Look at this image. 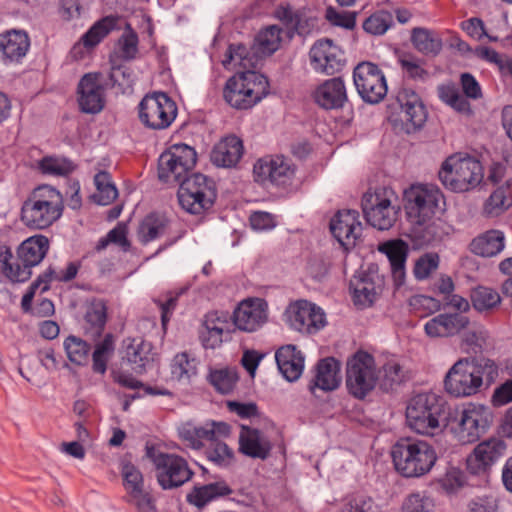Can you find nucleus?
I'll return each instance as SVG.
<instances>
[{
  "label": "nucleus",
  "instance_id": "obj_20",
  "mask_svg": "<svg viewBox=\"0 0 512 512\" xmlns=\"http://www.w3.org/2000/svg\"><path fill=\"white\" fill-rule=\"evenodd\" d=\"M330 231L342 247H353L362 233L359 213L356 210L338 211L330 221Z\"/></svg>",
  "mask_w": 512,
  "mask_h": 512
},
{
  "label": "nucleus",
  "instance_id": "obj_36",
  "mask_svg": "<svg viewBox=\"0 0 512 512\" xmlns=\"http://www.w3.org/2000/svg\"><path fill=\"white\" fill-rule=\"evenodd\" d=\"M504 234L499 230H489L474 238L470 243L472 253L482 257H493L504 249Z\"/></svg>",
  "mask_w": 512,
  "mask_h": 512
},
{
  "label": "nucleus",
  "instance_id": "obj_41",
  "mask_svg": "<svg viewBox=\"0 0 512 512\" xmlns=\"http://www.w3.org/2000/svg\"><path fill=\"white\" fill-rule=\"evenodd\" d=\"M94 183L97 192L92 195V200L96 204L106 206L117 198L118 190L107 171H99L94 176Z\"/></svg>",
  "mask_w": 512,
  "mask_h": 512
},
{
  "label": "nucleus",
  "instance_id": "obj_18",
  "mask_svg": "<svg viewBox=\"0 0 512 512\" xmlns=\"http://www.w3.org/2000/svg\"><path fill=\"white\" fill-rule=\"evenodd\" d=\"M506 447V443L499 438H490L479 443L467 457L468 472L473 475L487 473L491 466L504 455Z\"/></svg>",
  "mask_w": 512,
  "mask_h": 512
},
{
  "label": "nucleus",
  "instance_id": "obj_10",
  "mask_svg": "<svg viewBox=\"0 0 512 512\" xmlns=\"http://www.w3.org/2000/svg\"><path fill=\"white\" fill-rule=\"evenodd\" d=\"M378 375L374 357L359 350L347 361L346 387L356 399H364L376 386Z\"/></svg>",
  "mask_w": 512,
  "mask_h": 512
},
{
  "label": "nucleus",
  "instance_id": "obj_7",
  "mask_svg": "<svg viewBox=\"0 0 512 512\" xmlns=\"http://www.w3.org/2000/svg\"><path fill=\"white\" fill-rule=\"evenodd\" d=\"M268 93V78L253 70L237 72L226 81L223 88L225 102L238 110L252 108Z\"/></svg>",
  "mask_w": 512,
  "mask_h": 512
},
{
  "label": "nucleus",
  "instance_id": "obj_24",
  "mask_svg": "<svg viewBox=\"0 0 512 512\" xmlns=\"http://www.w3.org/2000/svg\"><path fill=\"white\" fill-rule=\"evenodd\" d=\"M270 440L257 428L241 425L239 452L253 459L266 460L271 453Z\"/></svg>",
  "mask_w": 512,
  "mask_h": 512
},
{
  "label": "nucleus",
  "instance_id": "obj_64",
  "mask_svg": "<svg viewBox=\"0 0 512 512\" xmlns=\"http://www.w3.org/2000/svg\"><path fill=\"white\" fill-rule=\"evenodd\" d=\"M129 502L135 505L138 512H155L156 507L152 496L149 492L144 491V489L139 490V493H131L129 494Z\"/></svg>",
  "mask_w": 512,
  "mask_h": 512
},
{
  "label": "nucleus",
  "instance_id": "obj_17",
  "mask_svg": "<svg viewBox=\"0 0 512 512\" xmlns=\"http://www.w3.org/2000/svg\"><path fill=\"white\" fill-rule=\"evenodd\" d=\"M294 173V165L284 156L259 159L253 167L254 179L261 184L269 181L273 185L284 186L293 178Z\"/></svg>",
  "mask_w": 512,
  "mask_h": 512
},
{
  "label": "nucleus",
  "instance_id": "obj_46",
  "mask_svg": "<svg viewBox=\"0 0 512 512\" xmlns=\"http://www.w3.org/2000/svg\"><path fill=\"white\" fill-rule=\"evenodd\" d=\"M68 359L76 365H85L88 361L90 344L80 337L69 335L64 341Z\"/></svg>",
  "mask_w": 512,
  "mask_h": 512
},
{
  "label": "nucleus",
  "instance_id": "obj_30",
  "mask_svg": "<svg viewBox=\"0 0 512 512\" xmlns=\"http://www.w3.org/2000/svg\"><path fill=\"white\" fill-rule=\"evenodd\" d=\"M107 322V306L100 299H94L85 307L81 321L84 336L92 341L101 337Z\"/></svg>",
  "mask_w": 512,
  "mask_h": 512
},
{
  "label": "nucleus",
  "instance_id": "obj_15",
  "mask_svg": "<svg viewBox=\"0 0 512 512\" xmlns=\"http://www.w3.org/2000/svg\"><path fill=\"white\" fill-rule=\"evenodd\" d=\"M361 207L367 223L378 230L390 229L397 220L398 210L379 194H364Z\"/></svg>",
  "mask_w": 512,
  "mask_h": 512
},
{
  "label": "nucleus",
  "instance_id": "obj_25",
  "mask_svg": "<svg viewBox=\"0 0 512 512\" xmlns=\"http://www.w3.org/2000/svg\"><path fill=\"white\" fill-rule=\"evenodd\" d=\"M233 492L224 479H219L203 485H194L186 495V502L198 509H203L209 503L226 498Z\"/></svg>",
  "mask_w": 512,
  "mask_h": 512
},
{
  "label": "nucleus",
  "instance_id": "obj_57",
  "mask_svg": "<svg viewBox=\"0 0 512 512\" xmlns=\"http://www.w3.org/2000/svg\"><path fill=\"white\" fill-rule=\"evenodd\" d=\"M358 13L355 11H337L334 7L326 8L325 18L333 26L353 30Z\"/></svg>",
  "mask_w": 512,
  "mask_h": 512
},
{
  "label": "nucleus",
  "instance_id": "obj_55",
  "mask_svg": "<svg viewBox=\"0 0 512 512\" xmlns=\"http://www.w3.org/2000/svg\"><path fill=\"white\" fill-rule=\"evenodd\" d=\"M139 38L135 30L129 23L125 26V31L118 40L121 51V57L124 60H133L138 53Z\"/></svg>",
  "mask_w": 512,
  "mask_h": 512
},
{
  "label": "nucleus",
  "instance_id": "obj_21",
  "mask_svg": "<svg viewBox=\"0 0 512 512\" xmlns=\"http://www.w3.org/2000/svg\"><path fill=\"white\" fill-rule=\"evenodd\" d=\"M63 213L61 207H52L45 202L26 199L21 207V221L31 229H45L57 221Z\"/></svg>",
  "mask_w": 512,
  "mask_h": 512
},
{
  "label": "nucleus",
  "instance_id": "obj_37",
  "mask_svg": "<svg viewBox=\"0 0 512 512\" xmlns=\"http://www.w3.org/2000/svg\"><path fill=\"white\" fill-rule=\"evenodd\" d=\"M207 381L216 392L228 395L236 388L239 372L236 367L211 368L207 375Z\"/></svg>",
  "mask_w": 512,
  "mask_h": 512
},
{
  "label": "nucleus",
  "instance_id": "obj_34",
  "mask_svg": "<svg viewBox=\"0 0 512 512\" xmlns=\"http://www.w3.org/2000/svg\"><path fill=\"white\" fill-rule=\"evenodd\" d=\"M169 219L159 212L147 214L139 224L137 235L141 244L146 245L165 234Z\"/></svg>",
  "mask_w": 512,
  "mask_h": 512
},
{
  "label": "nucleus",
  "instance_id": "obj_2",
  "mask_svg": "<svg viewBox=\"0 0 512 512\" xmlns=\"http://www.w3.org/2000/svg\"><path fill=\"white\" fill-rule=\"evenodd\" d=\"M443 199L441 191L426 184H413L404 190L403 202L407 220L411 223L412 238L419 245H429L441 239L442 222L435 219Z\"/></svg>",
  "mask_w": 512,
  "mask_h": 512
},
{
  "label": "nucleus",
  "instance_id": "obj_48",
  "mask_svg": "<svg viewBox=\"0 0 512 512\" xmlns=\"http://www.w3.org/2000/svg\"><path fill=\"white\" fill-rule=\"evenodd\" d=\"M473 307L477 311H486L497 306L500 301L499 293L489 287L478 286L471 291L470 294Z\"/></svg>",
  "mask_w": 512,
  "mask_h": 512
},
{
  "label": "nucleus",
  "instance_id": "obj_13",
  "mask_svg": "<svg viewBox=\"0 0 512 512\" xmlns=\"http://www.w3.org/2000/svg\"><path fill=\"white\" fill-rule=\"evenodd\" d=\"M399 108L398 118H392L391 121L402 123V129L410 134L423 127L427 120V110L420 96L412 89L401 88L395 96V102L389 104V108Z\"/></svg>",
  "mask_w": 512,
  "mask_h": 512
},
{
  "label": "nucleus",
  "instance_id": "obj_42",
  "mask_svg": "<svg viewBox=\"0 0 512 512\" xmlns=\"http://www.w3.org/2000/svg\"><path fill=\"white\" fill-rule=\"evenodd\" d=\"M309 310L310 302L307 300H298L290 304L285 311L290 327L299 332L307 333V331H309Z\"/></svg>",
  "mask_w": 512,
  "mask_h": 512
},
{
  "label": "nucleus",
  "instance_id": "obj_28",
  "mask_svg": "<svg viewBox=\"0 0 512 512\" xmlns=\"http://www.w3.org/2000/svg\"><path fill=\"white\" fill-rule=\"evenodd\" d=\"M379 251L387 256L390 262L394 284L399 288L405 282V264L409 252L408 244L402 239L390 240L383 243Z\"/></svg>",
  "mask_w": 512,
  "mask_h": 512
},
{
  "label": "nucleus",
  "instance_id": "obj_9",
  "mask_svg": "<svg viewBox=\"0 0 512 512\" xmlns=\"http://www.w3.org/2000/svg\"><path fill=\"white\" fill-rule=\"evenodd\" d=\"M145 456L153 463L156 479L163 490H171L183 486L190 481L194 472L183 457L146 445Z\"/></svg>",
  "mask_w": 512,
  "mask_h": 512
},
{
  "label": "nucleus",
  "instance_id": "obj_11",
  "mask_svg": "<svg viewBox=\"0 0 512 512\" xmlns=\"http://www.w3.org/2000/svg\"><path fill=\"white\" fill-rule=\"evenodd\" d=\"M141 123L152 130L168 128L177 116L176 103L161 91L147 94L138 105Z\"/></svg>",
  "mask_w": 512,
  "mask_h": 512
},
{
  "label": "nucleus",
  "instance_id": "obj_38",
  "mask_svg": "<svg viewBox=\"0 0 512 512\" xmlns=\"http://www.w3.org/2000/svg\"><path fill=\"white\" fill-rule=\"evenodd\" d=\"M411 42L418 52L426 56H437L443 47L442 39L433 31L423 27L412 29Z\"/></svg>",
  "mask_w": 512,
  "mask_h": 512
},
{
  "label": "nucleus",
  "instance_id": "obj_61",
  "mask_svg": "<svg viewBox=\"0 0 512 512\" xmlns=\"http://www.w3.org/2000/svg\"><path fill=\"white\" fill-rule=\"evenodd\" d=\"M433 507L432 499L420 493L409 495L403 503V510L405 512H431Z\"/></svg>",
  "mask_w": 512,
  "mask_h": 512
},
{
  "label": "nucleus",
  "instance_id": "obj_52",
  "mask_svg": "<svg viewBox=\"0 0 512 512\" xmlns=\"http://www.w3.org/2000/svg\"><path fill=\"white\" fill-rule=\"evenodd\" d=\"M123 485L128 493H139L144 489V477L142 472L131 462H123L121 466Z\"/></svg>",
  "mask_w": 512,
  "mask_h": 512
},
{
  "label": "nucleus",
  "instance_id": "obj_43",
  "mask_svg": "<svg viewBox=\"0 0 512 512\" xmlns=\"http://www.w3.org/2000/svg\"><path fill=\"white\" fill-rule=\"evenodd\" d=\"M394 24V18L391 12L387 10H378L367 17L363 24V30L373 36H380Z\"/></svg>",
  "mask_w": 512,
  "mask_h": 512
},
{
  "label": "nucleus",
  "instance_id": "obj_12",
  "mask_svg": "<svg viewBox=\"0 0 512 512\" xmlns=\"http://www.w3.org/2000/svg\"><path fill=\"white\" fill-rule=\"evenodd\" d=\"M353 82L360 98L367 104H378L387 95L385 75L375 63H358L353 69Z\"/></svg>",
  "mask_w": 512,
  "mask_h": 512
},
{
  "label": "nucleus",
  "instance_id": "obj_5",
  "mask_svg": "<svg viewBox=\"0 0 512 512\" xmlns=\"http://www.w3.org/2000/svg\"><path fill=\"white\" fill-rule=\"evenodd\" d=\"M406 422L418 434L434 435L441 423L447 425L445 400L434 393H420L412 397L406 408Z\"/></svg>",
  "mask_w": 512,
  "mask_h": 512
},
{
  "label": "nucleus",
  "instance_id": "obj_59",
  "mask_svg": "<svg viewBox=\"0 0 512 512\" xmlns=\"http://www.w3.org/2000/svg\"><path fill=\"white\" fill-rule=\"evenodd\" d=\"M181 436L191 442L193 446H199L201 440H208L210 443L213 439V428H210V424L207 423L204 426H191L187 425L180 431Z\"/></svg>",
  "mask_w": 512,
  "mask_h": 512
},
{
  "label": "nucleus",
  "instance_id": "obj_33",
  "mask_svg": "<svg viewBox=\"0 0 512 512\" xmlns=\"http://www.w3.org/2000/svg\"><path fill=\"white\" fill-rule=\"evenodd\" d=\"M265 320V311L251 300L242 301L233 312V323L241 331L254 332Z\"/></svg>",
  "mask_w": 512,
  "mask_h": 512
},
{
  "label": "nucleus",
  "instance_id": "obj_4",
  "mask_svg": "<svg viewBox=\"0 0 512 512\" xmlns=\"http://www.w3.org/2000/svg\"><path fill=\"white\" fill-rule=\"evenodd\" d=\"M49 251V239L44 235H34L24 240L17 248L14 260L11 249H0L1 273L11 283H25L32 276V268L39 265Z\"/></svg>",
  "mask_w": 512,
  "mask_h": 512
},
{
  "label": "nucleus",
  "instance_id": "obj_14",
  "mask_svg": "<svg viewBox=\"0 0 512 512\" xmlns=\"http://www.w3.org/2000/svg\"><path fill=\"white\" fill-rule=\"evenodd\" d=\"M493 422V413L487 406L469 404L460 413L457 434L462 443H473L485 434Z\"/></svg>",
  "mask_w": 512,
  "mask_h": 512
},
{
  "label": "nucleus",
  "instance_id": "obj_22",
  "mask_svg": "<svg viewBox=\"0 0 512 512\" xmlns=\"http://www.w3.org/2000/svg\"><path fill=\"white\" fill-rule=\"evenodd\" d=\"M313 99L325 110L343 108L348 101L344 80L341 77L325 80L313 92Z\"/></svg>",
  "mask_w": 512,
  "mask_h": 512
},
{
  "label": "nucleus",
  "instance_id": "obj_29",
  "mask_svg": "<svg viewBox=\"0 0 512 512\" xmlns=\"http://www.w3.org/2000/svg\"><path fill=\"white\" fill-rule=\"evenodd\" d=\"M275 360L280 373L287 381L294 382L302 375L305 357L295 345L280 347L275 353Z\"/></svg>",
  "mask_w": 512,
  "mask_h": 512
},
{
  "label": "nucleus",
  "instance_id": "obj_45",
  "mask_svg": "<svg viewBox=\"0 0 512 512\" xmlns=\"http://www.w3.org/2000/svg\"><path fill=\"white\" fill-rule=\"evenodd\" d=\"M171 374L178 381L190 380L197 374L196 359L187 352L176 354L171 363Z\"/></svg>",
  "mask_w": 512,
  "mask_h": 512
},
{
  "label": "nucleus",
  "instance_id": "obj_44",
  "mask_svg": "<svg viewBox=\"0 0 512 512\" xmlns=\"http://www.w3.org/2000/svg\"><path fill=\"white\" fill-rule=\"evenodd\" d=\"M38 168L45 175L68 176L76 167L67 158L45 156L38 162Z\"/></svg>",
  "mask_w": 512,
  "mask_h": 512
},
{
  "label": "nucleus",
  "instance_id": "obj_54",
  "mask_svg": "<svg viewBox=\"0 0 512 512\" xmlns=\"http://www.w3.org/2000/svg\"><path fill=\"white\" fill-rule=\"evenodd\" d=\"M398 62L406 77L412 80L424 81L428 77V71L419 64V59L411 53H403L398 57Z\"/></svg>",
  "mask_w": 512,
  "mask_h": 512
},
{
  "label": "nucleus",
  "instance_id": "obj_26",
  "mask_svg": "<svg viewBox=\"0 0 512 512\" xmlns=\"http://www.w3.org/2000/svg\"><path fill=\"white\" fill-rule=\"evenodd\" d=\"M243 153V141L236 135H229L213 147L210 160L217 167L232 168L238 164Z\"/></svg>",
  "mask_w": 512,
  "mask_h": 512
},
{
  "label": "nucleus",
  "instance_id": "obj_49",
  "mask_svg": "<svg viewBox=\"0 0 512 512\" xmlns=\"http://www.w3.org/2000/svg\"><path fill=\"white\" fill-rule=\"evenodd\" d=\"M186 291V289H180L177 292L168 291L163 297H157L153 299V302L158 306L161 311V325L166 329L175 308L177 307L179 297Z\"/></svg>",
  "mask_w": 512,
  "mask_h": 512
},
{
  "label": "nucleus",
  "instance_id": "obj_63",
  "mask_svg": "<svg viewBox=\"0 0 512 512\" xmlns=\"http://www.w3.org/2000/svg\"><path fill=\"white\" fill-rule=\"evenodd\" d=\"M249 51L248 48L242 44H230L225 53V58L222 61L223 66L227 67L229 64L234 62L240 66H246L245 61L248 60Z\"/></svg>",
  "mask_w": 512,
  "mask_h": 512
},
{
  "label": "nucleus",
  "instance_id": "obj_16",
  "mask_svg": "<svg viewBox=\"0 0 512 512\" xmlns=\"http://www.w3.org/2000/svg\"><path fill=\"white\" fill-rule=\"evenodd\" d=\"M309 56L313 68L327 75L341 71L346 64L344 52L328 38L317 40L311 47Z\"/></svg>",
  "mask_w": 512,
  "mask_h": 512
},
{
  "label": "nucleus",
  "instance_id": "obj_62",
  "mask_svg": "<svg viewBox=\"0 0 512 512\" xmlns=\"http://www.w3.org/2000/svg\"><path fill=\"white\" fill-rule=\"evenodd\" d=\"M403 378L402 368L397 363H387L383 366V377L381 380V388L388 392L395 385L401 383Z\"/></svg>",
  "mask_w": 512,
  "mask_h": 512
},
{
  "label": "nucleus",
  "instance_id": "obj_3",
  "mask_svg": "<svg viewBox=\"0 0 512 512\" xmlns=\"http://www.w3.org/2000/svg\"><path fill=\"white\" fill-rule=\"evenodd\" d=\"M496 362L484 356H469L457 360L447 371L444 390L454 398L474 396L490 387L498 377Z\"/></svg>",
  "mask_w": 512,
  "mask_h": 512
},
{
  "label": "nucleus",
  "instance_id": "obj_1",
  "mask_svg": "<svg viewBox=\"0 0 512 512\" xmlns=\"http://www.w3.org/2000/svg\"><path fill=\"white\" fill-rule=\"evenodd\" d=\"M197 162L195 149L187 144L172 145L158 159V178L164 183L179 184L180 206L193 215L213 207L217 199L215 181L200 172H192Z\"/></svg>",
  "mask_w": 512,
  "mask_h": 512
},
{
  "label": "nucleus",
  "instance_id": "obj_19",
  "mask_svg": "<svg viewBox=\"0 0 512 512\" xmlns=\"http://www.w3.org/2000/svg\"><path fill=\"white\" fill-rule=\"evenodd\" d=\"M99 73H86L77 85V102L85 114H97L105 106L104 88L99 80Z\"/></svg>",
  "mask_w": 512,
  "mask_h": 512
},
{
  "label": "nucleus",
  "instance_id": "obj_23",
  "mask_svg": "<svg viewBox=\"0 0 512 512\" xmlns=\"http://www.w3.org/2000/svg\"><path fill=\"white\" fill-rule=\"evenodd\" d=\"M341 384L340 362L334 357L320 359L315 366V375L308 384L315 395L316 389L324 392L336 390Z\"/></svg>",
  "mask_w": 512,
  "mask_h": 512
},
{
  "label": "nucleus",
  "instance_id": "obj_32",
  "mask_svg": "<svg viewBox=\"0 0 512 512\" xmlns=\"http://www.w3.org/2000/svg\"><path fill=\"white\" fill-rule=\"evenodd\" d=\"M30 47V39L25 31L11 30L0 34V52L3 59L18 62Z\"/></svg>",
  "mask_w": 512,
  "mask_h": 512
},
{
  "label": "nucleus",
  "instance_id": "obj_53",
  "mask_svg": "<svg viewBox=\"0 0 512 512\" xmlns=\"http://www.w3.org/2000/svg\"><path fill=\"white\" fill-rule=\"evenodd\" d=\"M508 188L498 187L485 203V213L491 216H498L512 205V200L507 197Z\"/></svg>",
  "mask_w": 512,
  "mask_h": 512
},
{
  "label": "nucleus",
  "instance_id": "obj_35",
  "mask_svg": "<svg viewBox=\"0 0 512 512\" xmlns=\"http://www.w3.org/2000/svg\"><path fill=\"white\" fill-rule=\"evenodd\" d=\"M152 345L142 339H133L125 350V360L133 372L142 374L146 370V366L152 360Z\"/></svg>",
  "mask_w": 512,
  "mask_h": 512
},
{
  "label": "nucleus",
  "instance_id": "obj_56",
  "mask_svg": "<svg viewBox=\"0 0 512 512\" xmlns=\"http://www.w3.org/2000/svg\"><path fill=\"white\" fill-rule=\"evenodd\" d=\"M409 307L420 317L430 315L441 309V302L431 296L427 295H414L408 300Z\"/></svg>",
  "mask_w": 512,
  "mask_h": 512
},
{
  "label": "nucleus",
  "instance_id": "obj_8",
  "mask_svg": "<svg viewBox=\"0 0 512 512\" xmlns=\"http://www.w3.org/2000/svg\"><path fill=\"white\" fill-rule=\"evenodd\" d=\"M438 177L445 188L453 192H465L481 183L483 167L472 156L452 155L443 162Z\"/></svg>",
  "mask_w": 512,
  "mask_h": 512
},
{
  "label": "nucleus",
  "instance_id": "obj_27",
  "mask_svg": "<svg viewBox=\"0 0 512 512\" xmlns=\"http://www.w3.org/2000/svg\"><path fill=\"white\" fill-rule=\"evenodd\" d=\"M469 322V318L461 313H442L430 319L424 330L430 337H449L465 329Z\"/></svg>",
  "mask_w": 512,
  "mask_h": 512
},
{
  "label": "nucleus",
  "instance_id": "obj_51",
  "mask_svg": "<svg viewBox=\"0 0 512 512\" xmlns=\"http://www.w3.org/2000/svg\"><path fill=\"white\" fill-rule=\"evenodd\" d=\"M440 264V257L437 253L427 252L422 254L413 267V274L416 280L422 281L430 277Z\"/></svg>",
  "mask_w": 512,
  "mask_h": 512
},
{
  "label": "nucleus",
  "instance_id": "obj_60",
  "mask_svg": "<svg viewBox=\"0 0 512 512\" xmlns=\"http://www.w3.org/2000/svg\"><path fill=\"white\" fill-rule=\"evenodd\" d=\"M340 512H378V506L371 497L357 495L352 497Z\"/></svg>",
  "mask_w": 512,
  "mask_h": 512
},
{
  "label": "nucleus",
  "instance_id": "obj_31",
  "mask_svg": "<svg viewBox=\"0 0 512 512\" xmlns=\"http://www.w3.org/2000/svg\"><path fill=\"white\" fill-rule=\"evenodd\" d=\"M349 289L352 292L354 304L363 309L374 304L381 292L370 274L361 273L350 280Z\"/></svg>",
  "mask_w": 512,
  "mask_h": 512
},
{
  "label": "nucleus",
  "instance_id": "obj_40",
  "mask_svg": "<svg viewBox=\"0 0 512 512\" xmlns=\"http://www.w3.org/2000/svg\"><path fill=\"white\" fill-rule=\"evenodd\" d=\"M282 28L270 25L260 30L255 37L254 48L261 56H270L275 53L281 43Z\"/></svg>",
  "mask_w": 512,
  "mask_h": 512
},
{
  "label": "nucleus",
  "instance_id": "obj_6",
  "mask_svg": "<svg viewBox=\"0 0 512 512\" xmlns=\"http://www.w3.org/2000/svg\"><path fill=\"white\" fill-rule=\"evenodd\" d=\"M392 461L402 476L420 477L428 473L437 460L432 445L412 438H401L391 450Z\"/></svg>",
  "mask_w": 512,
  "mask_h": 512
},
{
  "label": "nucleus",
  "instance_id": "obj_50",
  "mask_svg": "<svg viewBox=\"0 0 512 512\" xmlns=\"http://www.w3.org/2000/svg\"><path fill=\"white\" fill-rule=\"evenodd\" d=\"M109 80L112 86H117L122 93L132 88L135 82L134 71L125 64H111Z\"/></svg>",
  "mask_w": 512,
  "mask_h": 512
},
{
  "label": "nucleus",
  "instance_id": "obj_58",
  "mask_svg": "<svg viewBox=\"0 0 512 512\" xmlns=\"http://www.w3.org/2000/svg\"><path fill=\"white\" fill-rule=\"evenodd\" d=\"M28 199L34 201L39 200V202H45L46 205L52 207L64 208L61 193L50 185H40L36 187L29 195Z\"/></svg>",
  "mask_w": 512,
  "mask_h": 512
},
{
  "label": "nucleus",
  "instance_id": "obj_47",
  "mask_svg": "<svg viewBox=\"0 0 512 512\" xmlns=\"http://www.w3.org/2000/svg\"><path fill=\"white\" fill-rule=\"evenodd\" d=\"M206 458L219 467H228L234 461L233 450L223 441L214 440L204 452Z\"/></svg>",
  "mask_w": 512,
  "mask_h": 512
},
{
  "label": "nucleus",
  "instance_id": "obj_39",
  "mask_svg": "<svg viewBox=\"0 0 512 512\" xmlns=\"http://www.w3.org/2000/svg\"><path fill=\"white\" fill-rule=\"evenodd\" d=\"M119 16L108 15L96 21L81 37L84 47L91 49L97 46L111 31L117 28Z\"/></svg>",
  "mask_w": 512,
  "mask_h": 512
}]
</instances>
